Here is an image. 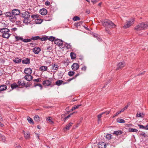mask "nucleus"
Masks as SVG:
<instances>
[{"instance_id": "obj_45", "label": "nucleus", "mask_w": 148, "mask_h": 148, "mask_svg": "<svg viewBox=\"0 0 148 148\" xmlns=\"http://www.w3.org/2000/svg\"><path fill=\"white\" fill-rule=\"evenodd\" d=\"M73 19L74 21H76L79 20L80 18L79 17L75 16L73 18Z\"/></svg>"}, {"instance_id": "obj_17", "label": "nucleus", "mask_w": 148, "mask_h": 148, "mask_svg": "<svg viewBox=\"0 0 148 148\" xmlns=\"http://www.w3.org/2000/svg\"><path fill=\"white\" fill-rule=\"evenodd\" d=\"M99 148H105L106 147V144L104 142H100L98 143Z\"/></svg>"}, {"instance_id": "obj_35", "label": "nucleus", "mask_w": 148, "mask_h": 148, "mask_svg": "<svg viewBox=\"0 0 148 148\" xmlns=\"http://www.w3.org/2000/svg\"><path fill=\"white\" fill-rule=\"evenodd\" d=\"M40 38V36H32L31 38V40H38Z\"/></svg>"}, {"instance_id": "obj_6", "label": "nucleus", "mask_w": 148, "mask_h": 148, "mask_svg": "<svg viewBox=\"0 0 148 148\" xmlns=\"http://www.w3.org/2000/svg\"><path fill=\"white\" fill-rule=\"evenodd\" d=\"M12 12L14 17H16L15 16L18 15L20 13V10L18 9H13L12 10Z\"/></svg>"}, {"instance_id": "obj_7", "label": "nucleus", "mask_w": 148, "mask_h": 148, "mask_svg": "<svg viewBox=\"0 0 148 148\" xmlns=\"http://www.w3.org/2000/svg\"><path fill=\"white\" fill-rule=\"evenodd\" d=\"M55 43L60 47H62L63 46V41L58 39H56L54 41Z\"/></svg>"}, {"instance_id": "obj_39", "label": "nucleus", "mask_w": 148, "mask_h": 148, "mask_svg": "<svg viewBox=\"0 0 148 148\" xmlns=\"http://www.w3.org/2000/svg\"><path fill=\"white\" fill-rule=\"evenodd\" d=\"M72 123H70L66 125L65 129L67 130H69L70 129V126H72Z\"/></svg>"}, {"instance_id": "obj_14", "label": "nucleus", "mask_w": 148, "mask_h": 148, "mask_svg": "<svg viewBox=\"0 0 148 148\" xmlns=\"http://www.w3.org/2000/svg\"><path fill=\"white\" fill-rule=\"evenodd\" d=\"M7 89V86L4 84L1 85L0 86V93L2 92V91L6 90Z\"/></svg>"}, {"instance_id": "obj_13", "label": "nucleus", "mask_w": 148, "mask_h": 148, "mask_svg": "<svg viewBox=\"0 0 148 148\" xmlns=\"http://www.w3.org/2000/svg\"><path fill=\"white\" fill-rule=\"evenodd\" d=\"M47 10L45 8H43L40 10V13L42 15H45L47 14Z\"/></svg>"}, {"instance_id": "obj_11", "label": "nucleus", "mask_w": 148, "mask_h": 148, "mask_svg": "<svg viewBox=\"0 0 148 148\" xmlns=\"http://www.w3.org/2000/svg\"><path fill=\"white\" fill-rule=\"evenodd\" d=\"M25 73L27 75H30L32 73V70L29 68L25 69L24 70Z\"/></svg>"}, {"instance_id": "obj_50", "label": "nucleus", "mask_w": 148, "mask_h": 148, "mask_svg": "<svg viewBox=\"0 0 148 148\" xmlns=\"http://www.w3.org/2000/svg\"><path fill=\"white\" fill-rule=\"evenodd\" d=\"M121 111L120 110L118 111L113 116V117H115L117 116L119 114H120L121 112Z\"/></svg>"}, {"instance_id": "obj_33", "label": "nucleus", "mask_w": 148, "mask_h": 148, "mask_svg": "<svg viewBox=\"0 0 148 148\" xmlns=\"http://www.w3.org/2000/svg\"><path fill=\"white\" fill-rule=\"evenodd\" d=\"M63 82L62 80H58L56 82V84L58 86L60 85Z\"/></svg>"}, {"instance_id": "obj_53", "label": "nucleus", "mask_w": 148, "mask_h": 148, "mask_svg": "<svg viewBox=\"0 0 148 148\" xmlns=\"http://www.w3.org/2000/svg\"><path fill=\"white\" fill-rule=\"evenodd\" d=\"M104 114V113H102L101 114H100L97 116L98 119H100L101 117L102 116V115Z\"/></svg>"}, {"instance_id": "obj_48", "label": "nucleus", "mask_w": 148, "mask_h": 148, "mask_svg": "<svg viewBox=\"0 0 148 148\" xmlns=\"http://www.w3.org/2000/svg\"><path fill=\"white\" fill-rule=\"evenodd\" d=\"M45 19L46 21H50L51 20V18L50 17H49V16H48V17H47V16H46L45 17Z\"/></svg>"}, {"instance_id": "obj_23", "label": "nucleus", "mask_w": 148, "mask_h": 148, "mask_svg": "<svg viewBox=\"0 0 148 148\" xmlns=\"http://www.w3.org/2000/svg\"><path fill=\"white\" fill-rule=\"evenodd\" d=\"M40 118L38 115H35L34 117V120L37 122L40 121Z\"/></svg>"}, {"instance_id": "obj_31", "label": "nucleus", "mask_w": 148, "mask_h": 148, "mask_svg": "<svg viewBox=\"0 0 148 148\" xmlns=\"http://www.w3.org/2000/svg\"><path fill=\"white\" fill-rule=\"evenodd\" d=\"M24 137L26 139H28L30 137V134L29 132H27L24 134Z\"/></svg>"}, {"instance_id": "obj_36", "label": "nucleus", "mask_w": 148, "mask_h": 148, "mask_svg": "<svg viewBox=\"0 0 148 148\" xmlns=\"http://www.w3.org/2000/svg\"><path fill=\"white\" fill-rule=\"evenodd\" d=\"M27 119L28 121V122L31 123V124H34V122L33 121V120L32 119L29 117V116H27Z\"/></svg>"}, {"instance_id": "obj_28", "label": "nucleus", "mask_w": 148, "mask_h": 148, "mask_svg": "<svg viewBox=\"0 0 148 148\" xmlns=\"http://www.w3.org/2000/svg\"><path fill=\"white\" fill-rule=\"evenodd\" d=\"M70 56L72 59H75L76 58V55L73 52H72L70 53Z\"/></svg>"}, {"instance_id": "obj_8", "label": "nucleus", "mask_w": 148, "mask_h": 148, "mask_svg": "<svg viewBox=\"0 0 148 148\" xmlns=\"http://www.w3.org/2000/svg\"><path fill=\"white\" fill-rule=\"evenodd\" d=\"M109 22L108 24V27H107V29L108 28H114L116 27V25L110 20L109 21Z\"/></svg>"}, {"instance_id": "obj_51", "label": "nucleus", "mask_w": 148, "mask_h": 148, "mask_svg": "<svg viewBox=\"0 0 148 148\" xmlns=\"http://www.w3.org/2000/svg\"><path fill=\"white\" fill-rule=\"evenodd\" d=\"M2 139V140L3 142H5V137L4 136H3L2 135L0 137Z\"/></svg>"}, {"instance_id": "obj_56", "label": "nucleus", "mask_w": 148, "mask_h": 148, "mask_svg": "<svg viewBox=\"0 0 148 148\" xmlns=\"http://www.w3.org/2000/svg\"><path fill=\"white\" fill-rule=\"evenodd\" d=\"M45 4L47 6H48L50 4V2L48 1H46Z\"/></svg>"}, {"instance_id": "obj_46", "label": "nucleus", "mask_w": 148, "mask_h": 148, "mask_svg": "<svg viewBox=\"0 0 148 148\" xmlns=\"http://www.w3.org/2000/svg\"><path fill=\"white\" fill-rule=\"evenodd\" d=\"M47 120L49 121V122H51L52 123H53V121L52 120V119L51 118V117H49L47 118L46 119Z\"/></svg>"}, {"instance_id": "obj_54", "label": "nucleus", "mask_w": 148, "mask_h": 148, "mask_svg": "<svg viewBox=\"0 0 148 148\" xmlns=\"http://www.w3.org/2000/svg\"><path fill=\"white\" fill-rule=\"evenodd\" d=\"M46 48V50L48 51H50L52 49V48L50 46L47 47Z\"/></svg>"}, {"instance_id": "obj_61", "label": "nucleus", "mask_w": 148, "mask_h": 148, "mask_svg": "<svg viewBox=\"0 0 148 148\" xmlns=\"http://www.w3.org/2000/svg\"><path fill=\"white\" fill-rule=\"evenodd\" d=\"M31 17L32 18H35L37 17V16L36 15L34 14L31 16Z\"/></svg>"}, {"instance_id": "obj_47", "label": "nucleus", "mask_w": 148, "mask_h": 148, "mask_svg": "<svg viewBox=\"0 0 148 148\" xmlns=\"http://www.w3.org/2000/svg\"><path fill=\"white\" fill-rule=\"evenodd\" d=\"M39 86L40 87V89H41L42 88V85L40 84H35L34 83V86L36 87V86Z\"/></svg>"}, {"instance_id": "obj_26", "label": "nucleus", "mask_w": 148, "mask_h": 148, "mask_svg": "<svg viewBox=\"0 0 148 148\" xmlns=\"http://www.w3.org/2000/svg\"><path fill=\"white\" fill-rule=\"evenodd\" d=\"M11 86L12 89H13L17 87H18V85L16 83H13L11 84Z\"/></svg>"}, {"instance_id": "obj_42", "label": "nucleus", "mask_w": 148, "mask_h": 148, "mask_svg": "<svg viewBox=\"0 0 148 148\" xmlns=\"http://www.w3.org/2000/svg\"><path fill=\"white\" fill-rule=\"evenodd\" d=\"M31 41V39H23V41L24 42H29Z\"/></svg>"}, {"instance_id": "obj_19", "label": "nucleus", "mask_w": 148, "mask_h": 148, "mask_svg": "<svg viewBox=\"0 0 148 148\" xmlns=\"http://www.w3.org/2000/svg\"><path fill=\"white\" fill-rule=\"evenodd\" d=\"M22 63L23 64H29L30 63V61L29 59L26 58L25 60H23L22 61Z\"/></svg>"}, {"instance_id": "obj_59", "label": "nucleus", "mask_w": 148, "mask_h": 148, "mask_svg": "<svg viewBox=\"0 0 148 148\" xmlns=\"http://www.w3.org/2000/svg\"><path fill=\"white\" fill-rule=\"evenodd\" d=\"M136 116L137 117H141V113H137L136 115Z\"/></svg>"}, {"instance_id": "obj_22", "label": "nucleus", "mask_w": 148, "mask_h": 148, "mask_svg": "<svg viewBox=\"0 0 148 148\" xmlns=\"http://www.w3.org/2000/svg\"><path fill=\"white\" fill-rule=\"evenodd\" d=\"M13 61L16 63H19L21 61V59H19L18 58H17L13 60Z\"/></svg>"}, {"instance_id": "obj_38", "label": "nucleus", "mask_w": 148, "mask_h": 148, "mask_svg": "<svg viewBox=\"0 0 148 148\" xmlns=\"http://www.w3.org/2000/svg\"><path fill=\"white\" fill-rule=\"evenodd\" d=\"M42 21V20L41 19L37 18L35 20V22L37 24H40Z\"/></svg>"}, {"instance_id": "obj_62", "label": "nucleus", "mask_w": 148, "mask_h": 148, "mask_svg": "<svg viewBox=\"0 0 148 148\" xmlns=\"http://www.w3.org/2000/svg\"><path fill=\"white\" fill-rule=\"evenodd\" d=\"M140 135L142 136H144L145 137L146 136V134L145 133H143V132L141 133L140 134Z\"/></svg>"}, {"instance_id": "obj_41", "label": "nucleus", "mask_w": 148, "mask_h": 148, "mask_svg": "<svg viewBox=\"0 0 148 148\" xmlns=\"http://www.w3.org/2000/svg\"><path fill=\"white\" fill-rule=\"evenodd\" d=\"M75 74V72L73 71H70L68 72V75L70 76H72Z\"/></svg>"}, {"instance_id": "obj_63", "label": "nucleus", "mask_w": 148, "mask_h": 148, "mask_svg": "<svg viewBox=\"0 0 148 148\" xmlns=\"http://www.w3.org/2000/svg\"><path fill=\"white\" fill-rule=\"evenodd\" d=\"M83 23L82 21H80L77 23V26H80V25L82 24Z\"/></svg>"}, {"instance_id": "obj_52", "label": "nucleus", "mask_w": 148, "mask_h": 148, "mask_svg": "<svg viewBox=\"0 0 148 148\" xmlns=\"http://www.w3.org/2000/svg\"><path fill=\"white\" fill-rule=\"evenodd\" d=\"M33 81L34 82H39L40 81V78H38V79H34L33 80Z\"/></svg>"}, {"instance_id": "obj_37", "label": "nucleus", "mask_w": 148, "mask_h": 148, "mask_svg": "<svg viewBox=\"0 0 148 148\" xmlns=\"http://www.w3.org/2000/svg\"><path fill=\"white\" fill-rule=\"evenodd\" d=\"M138 130L134 128H130L128 129V132H137Z\"/></svg>"}, {"instance_id": "obj_2", "label": "nucleus", "mask_w": 148, "mask_h": 148, "mask_svg": "<svg viewBox=\"0 0 148 148\" xmlns=\"http://www.w3.org/2000/svg\"><path fill=\"white\" fill-rule=\"evenodd\" d=\"M30 16V14L28 11H27L23 12L22 13V17L24 18V23H29L30 21L29 19V18Z\"/></svg>"}, {"instance_id": "obj_21", "label": "nucleus", "mask_w": 148, "mask_h": 148, "mask_svg": "<svg viewBox=\"0 0 148 148\" xmlns=\"http://www.w3.org/2000/svg\"><path fill=\"white\" fill-rule=\"evenodd\" d=\"M10 35V34L8 33H3L2 35V37L6 38H8Z\"/></svg>"}, {"instance_id": "obj_3", "label": "nucleus", "mask_w": 148, "mask_h": 148, "mask_svg": "<svg viewBox=\"0 0 148 148\" xmlns=\"http://www.w3.org/2000/svg\"><path fill=\"white\" fill-rule=\"evenodd\" d=\"M135 21V19L132 18L129 21H126L124 25L123 26V28L127 29L130 27L134 24V22Z\"/></svg>"}, {"instance_id": "obj_12", "label": "nucleus", "mask_w": 148, "mask_h": 148, "mask_svg": "<svg viewBox=\"0 0 148 148\" xmlns=\"http://www.w3.org/2000/svg\"><path fill=\"white\" fill-rule=\"evenodd\" d=\"M51 84V81L49 80H46L44 81L42 83L43 84L44 86H49Z\"/></svg>"}, {"instance_id": "obj_15", "label": "nucleus", "mask_w": 148, "mask_h": 148, "mask_svg": "<svg viewBox=\"0 0 148 148\" xmlns=\"http://www.w3.org/2000/svg\"><path fill=\"white\" fill-rule=\"evenodd\" d=\"M40 49L39 47H35L33 49V51L36 54H38L40 51Z\"/></svg>"}, {"instance_id": "obj_55", "label": "nucleus", "mask_w": 148, "mask_h": 148, "mask_svg": "<svg viewBox=\"0 0 148 148\" xmlns=\"http://www.w3.org/2000/svg\"><path fill=\"white\" fill-rule=\"evenodd\" d=\"M66 46H65L66 47L67 49H69L71 48V46L70 45L67 44V43H66Z\"/></svg>"}, {"instance_id": "obj_27", "label": "nucleus", "mask_w": 148, "mask_h": 148, "mask_svg": "<svg viewBox=\"0 0 148 148\" xmlns=\"http://www.w3.org/2000/svg\"><path fill=\"white\" fill-rule=\"evenodd\" d=\"M47 66H41L40 68V70L41 71H46L47 70Z\"/></svg>"}, {"instance_id": "obj_5", "label": "nucleus", "mask_w": 148, "mask_h": 148, "mask_svg": "<svg viewBox=\"0 0 148 148\" xmlns=\"http://www.w3.org/2000/svg\"><path fill=\"white\" fill-rule=\"evenodd\" d=\"M109 21L110 20L107 19H104L102 20L101 22L103 25L105 27L106 32L108 34H110L111 32L110 30L108 29L107 28V27L108 26V25Z\"/></svg>"}, {"instance_id": "obj_20", "label": "nucleus", "mask_w": 148, "mask_h": 148, "mask_svg": "<svg viewBox=\"0 0 148 148\" xmlns=\"http://www.w3.org/2000/svg\"><path fill=\"white\" fill-rule=\"evenodd\" d=\"M123 132L121 130H118V131H115L114 132L112 133V134L114 135H118L119 134H122Z\"/></svg>"}, {"instance_id": "obj_60", "label": "nucleus", "mask_w": 148, "mask_h": 148, "mask_svg": "<svg viewBox=\"0 0 148 148\" xmlns=\"http://www.w3.org/2000/svg\"><path fill=\"white\" fill-rule=\"evenodd\" d=\"M82 106L81 104H79L77 105H75L74 106V107H75V109L78 108L79 107L81 106Z\"/></svg>"}, {"instance_id": "obj_43", "label": "nucleus", "mask_w": 148, "mask_h": 148, "mask_svg": "<svg viewBox=\"0 0 148 148\" xmlns=\"http://www.w3.org/2000/svg\"><path fill=\"white\" fill-rule=\"evenodd\" d=\"M138 126L140 129H143L147 130V128H146V126L145 127L143 125L140 124H138Z\"/></svg>"}, {"instance_id": "obj_64", "label": "nucleus", "mask_w": 148, "mask_h": 148, "mask_svg": "<svg viewBox=\"0 0 148 148\" xmlns=\"http://www.w3.org/2000/svg\"><path fill=\"white\" fill-rule=\"evenodd\" d=\"M110 111H106V112H103V113H104V114L106 113V115H107V114H109V113H110Z\"/></svg>"}, {"instance_id": "obj_4", "label": "nucleus", "mask_w": 148, "mask_h": 148, "mask_svg": "<svg viewBox=\"0 0 148 148\" xmlns=\"http://www.w3.org/2000/svg\"><path fill=\"white\" fill-rule=\"evenodd\" d=\"M4 14L6 17L9 18V19L11 21L15 22L16 21V18L14 17L12 12H8L5 13Z\"/></svg>"}, {"instance_id": "obj_49", "label": "nucleus", "mask_w": 148, "mask_h": 148, "mask_svg": "<svg viewBox=\"0 0 148 148\" xmlns=\"http://www.w3.org/2000/svg\"><path fill=\"white\" fill-rule=\"evenodd\" d=\"M111 135L110 134H107L106 136V138L108 140H110L111 138Z\"/></svg>"}, {"instance_id": "obj_16", "label": "nucleus", "mask_w": 148, "mask_h": 148, "mask_svg": "<svg viewBox=\"0 0 148 148\" xmlns=\"http://www.w3.org/2000/svg\"><path fill=\"white\" fill-rule=\"evenodd\" d=\"M25 79L28 81L32 80L33 79V77L30 75H27L24 77Z\"/></svg>"}, {"instance_id": "obj_57", "label": "nucleus", "mask_w": 148, "mask_h": 148, "mask_svg": "<svg viewBox=\"0 0 148 148\" xmlns=\"http://www.w3.org/2000/svg\"><path fill=\"white\" fill-rule=\"evenodd\" d=\"M86 69V66H84L83 67H82V71H85Z\"/></svg>"}, {"instance_id": "obj_44", "label": "nucleus", "mask_w": 148, "mask_h": 148, "mask_svg": "<svg viewBox=\"0 0 148 148\" xmlns=\"http://www.w3.org/2000/svg\"><path fill=\"white\" fill-rule=\"evenodd\" d=\"M74 113H75V112H74L72 113H71L70 114H69V115L67 116L66 117H65L64 119V121H66V119H67L69 118L71 116V115H72L73 114H74Z\"/></svg>"}, {"instance_id": "obj_30", "label": "nucleus", "mask_w": 148, "mask_h": 148, "mask_svg": "<svg viewBox=\"0 0 148 148\" xmlns=\"http://www.w3.org/2000/svg\"><path fill=\"white\" fill-rule=\"evenodd\" d=\"M15 38H16L15 41H17L21 40L22 41H23V39L22 37L19 36H15Z\"/></svg>"}, {"instance_id": "obj_58", "label": "nucleus", "mask_w": 148, "mask_h": 148, "mask_svg": "<svg viewBox=\"0 0 148 148\" xmlns=\"http://www.w3.org/2000/svg\"><path fill=\"white\" fill-rule=\"evenodd\" d=\"M14 146L16 148H21V147L19 145H17V144L14 145Z\"/></svg>"}, {"instance_id": "obj_24", "label": "nucleus", "mask_w": 148, "mask_h": 148, "mask_svg": "<svg viewBox=\"0 0 148 148\" xmlns=\"http://www.w3.org/2000/svg\"><path fill=\"white\" fill-rule=\"evenodd\" d=\"M52 69L53 70H56L58 69L59 66L57 64H52Z\"/></svg>"}, {"instance_id": "obj_1", "label": "nucleus", "mask_w": 148, "mask_h": 148, "mask_svg": "<svg viewBox=\"0 0 148 148\" xmlns=\"http://www.w3.org/2000/svg\"><path fill=\"white\" fill-rule=\"evenodd\" d=\"M148 28V22H143L136 25L134 28L135 30L140 31L146 29Z\"/></svg>"}, {"instance_id": "obj_40", "label": "nucleus", "mask_w": 148, "mask_h": 148, "mask_svg": "<svg viewBox=\"0 0 148 148\" xmlns=\"http://www.w3.org/2000/svg\"><path fill=\"white\" fill-rule=\"evenodd\" d=\"M55 37H54L53 36H50L49 38L48 37L47 39L50 41H53L54 40L55 41Z\"/></svg>"}, {"instance_id": "obj_32", "label": "nucleus", "mask_w": 148, "mask_h": 148, "mask_svg": "<svg viewBox=\"0 0 148 148\" xmlns=\"http://www.w3.org/2000/svg\"><path fill=\"white\" fill-rule=\"evenodd\" d=\"M18 86H25V84L24 81H18Z\"/></svg>"}, {"instance_id": "obj_34", "label": "nucleus", "mask_w": 148, "mask_h": 148, "mask_svg": "<svg viewBox=\"0 0 148 148\" xmlns=\"http://www.w3.org/2000/svg\"><path fill=\"white\" fill-rule=\"evenodd\" d=\"M116 121L117 122L119 123H125V121L122 119H120L119 118H118L116 119Z\"/></svg>"}, {"instance_id": "obj_18", "label": "nucleus", "mask_w": 148, "mask_h": 148, "mask_svg": "<svg viewBox=\"0 0 148 148\" xmlns=\"http://www.w3.org/2000/svg\"><path fill=\"white\" fill-rule=\"evenodd\" d=\"M0 32L3 33H8L9 32L10 30L7 28H3L0 29Z\"/></svg>"}, {"instance_id": "obj_29", "label": "nucleus", "mask_w": 148, "mask_h": 148, "mask_svg": "<svg viewBox=\"0 0 148 148\" xmlns=\"http://www.w3.org/2000/svg\"><path fill=\"white\" fill-rule=\"evenodd\" d=\"M130 102L128 103H127V105L125 106L124 108H123L120 111H121V112H123L125 110L127 109L128 107L130 106Z\"/></svg>"}, {"instance_id": "obj_25", "label": "nucleus", "mask_w": 148, "mask_h": 148, "mask_svg": "<svg viewBox=\"0 0 148 148\" xmlns=\"http://www.w3.org/2000/svg\"><path fill=\"white\" fill-rule=\"evenodd\" d=\"M48 38V36H42V37L41 38L40 36V38H39V40H41L42 41H45L47 40Z\"/></svg>"}, {"instance_id": "obj_10", "label": "nucleus", "mask_w": 148, "mask_h": 148, "mask_svg": "<svg viewBox=\"0 0 148 148\" xmlns=\"http://www.w3.org/2000/svg\"><path fill=\"white\" fill-rule=\"evenodd\" d=\"M79 68L78 64L76 63H73L71 66V68L73 70L75 71L77 70Z\"/></svg>"}, {"instance_id": "obj_9", "label": "nucleus", "mask_w": 148, "mask_h": 148, "mask_svg": "<svg viewBox=\"0 0 148 148\" xmlns=\"http://www.w3.org/2000/svg\"><path fill=\"white\" fill-rule=\"evenodd\" d=\"M125 66V63L123 62H120L117 65L116 70H118L122 69Z\"/></svg>"}]
</instances>
